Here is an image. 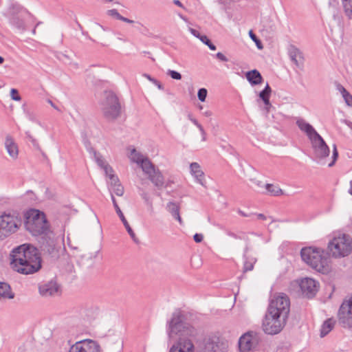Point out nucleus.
Listing matches in <instances>:
<instances>
[{
	"mask_svg": "<svg viewBox=\"0 0 352 352\" xmlns=\"http://www.w3.org/2000/svg\"><path fill=\"white\" fill-rule=\"evenodd\" d=\"M107 15L113 17L118 20H120L122 15L119 14L116 9H111L107 11Z\"/></svg>",
	"mask_w": 352,
	"mask_h": 352,
	"instance_id": "nucleus-43",
	"label": "nucleus"
},
{
	"mask_svg": "<svg viewBox=\"0 0 352 352\" xmlns=\"http://www.w3.org/2000/svg\"><path fill=\"white\" fill-rule=\"evenodd\" d=\"M207 94H208V91H207L206 89H205V88L199 89L198 91V93H197V96H198L199 100L201 102H204L206 100Z\"/></svg>",
	"mask_w": 352,
	"mask_h": 352,
	"instance_id": "nucleus-41",
	"label": "nucleus"
},
{
	"mask_svg": "<svg viewBox=\"0 0 352 352\" xmlns=\"http://www.w3.org/2000/svg\"><path fill=\"white\" fill-rule=\"evenodd\" d=\"M287 318L280 316L276 313L267 311L262 323L263 331L268 335L279 333L286 324Z\"/></svg>",
	"mask_w": 352,
	"mask_h": 352,
	"instance_id": "nucleus-9",
	"label": "nucleus"
},
{
	"mask_svg": "<svg viewBox=\"0 0 352 352\" xmlns=\"http://www.w3.org/2000/svg\"><path fill=\"white\" fill-rule=\"evenodd\" d=\"M302 259L310 267L322 274L329 270V258L320 249L311 247L303 248L300 251Z\"/></svg>",
	"mask_w": 352,
	"mask_h": 352,
	"instance_id": "nucleus-3",
	"label": "nucleus"
},
{
	"mask_svg": "<svg viewBox=\"0 0 352 352\" xmlns=\"http://www.w3.org/2000/svg\"><path fill=\"white\" fill-rule=\"evenodd\" d=\"M338 157V152L336 148V145L333 146V153H332V161L329 164V167L333 166Z\"/></svg>",
	"mask_w": 352,
	"mask_h": 352,
	"instance_id": "nucleus-39",
	"label": "nucleus"
},
{
	"mask_svg": "<svg viewBox=\"0 0 352 352\" xmlns=\"http://www.w3.org/2000/svg\"><path fill=\"white\" fill-rule=\"evenodd\" d=\"M148 157H144L140 152H138L135 148H133L131 151V160L140 165L144 160H146Z\"/></svg>",
	"mask_w": 352,
	"mask_h": 352,
	"instance_id": "nucleus-32",
	"label": "nucleus"
},
{
	"mask_svg": "<svg viewBox=\"0 0 352 352\" xmlns=\"http://www.w3.org/2000/svg\"><path fill=\"white\" fill-rule=\"evenodd\" d=\"M10 256V266L18 273L32 274L41 268L40 253L30 244L24 243L13 248Z\"/></svg>",
	"mask_w": 352,
	"mask_h": 352,
	"instance_id": "nucleus-1",
	"label": "nucleus"
},
{
	"mask_svg": "<svg viewBox=\"0 0 352 352\" xmlns=\"http://www.w3.org/2000/svg\"><path fill=\"white\" fill-rule=\"evenodd\" d=\"M25 227L32 235L47 234L49 223L43 212L32 209L25 214Z\"/></svg>",
	"mask_w": 352,
	"mask_h": 352,
	"instance_id": "nucleus-5",
	"label": "nucleus"
},
{
	"mask_svg": "<svg viewBox=\"0 0 352 352\" xmlns=\"http://www.w3.org/2000/svg\"><path fill=\"white\" fill-rule=\"evenodd\" d=\"M261 100L263 101V102H264V104L265 105V109H266L267 112H269L270 107H272V104H271V102L270 101V98H267L266 97V98H263Z\"/></svg>",
	"mask_w": 352,
	"mask_h": 352,
	"instance_id": "nucleus-46",
	"label": "nucleus"
},
{
	"mask_svg": "<svg viewBox=\"0 0 352 352\" xmlns=\"http://www.w3.org/2000/svg\"><path fill=\"white\" fill-rule=\"evenodd\" d=\"M167 74L169 75L172 78L175 80H180L182 78L181 74L175 70H168Z\"/></svg>",
	"mask_w": 352,
	"mask_h": 352,
	"instance_id": "nucleus-44",
	"label": "nucleus"
},
{
	"mask_svg": "<svg viewBox=\"0 0 352 352\" xmlns=\"http://www.w3.org/2000/svg\"><path fill=\"white\" fill-rule=\"evenodd\" d=\"M255 263V261L251 260L248 261L245 259L243 264V272H248L251 271L254 268V264Z\"/></svg>",
	"mask_w": 352,
	"mask_h": 352,
	"instance_id": "nucleus-38",
	"label": "nucleus"
},
{
	"mask_svg": "<svg viewBox=\"0 0 352 352\" xmlns=\"http://www.w3.org/2000/svg\"><path fill=\"white\" fill-rule=\"evenodd\" d=\"M265 190V191H262L261 192L267 193L271 196H280L283 194V191L280 188L272 184H266Z\"/></svg>",
	"mask_w": 352,
	"mask_h": 352,
	"instance_id": "nucleus-29",
	"label": "nucleus"
},
{
	"mask_svg": "<svg viewBox=\"0 0 352 352\" xmlns=\"http://www.w3.org/2000/svg\"><path fill=\"white\" fill-rule=\"evenodd\" d=\"M238 213L241 215L242 217H249L248 214H247L246 213H245L243 211H242L241 210L239 209L238 210Z\"/></svg>",
	"mask_w": 352,
	"mask_h": 352,
	"instance_id": "nucleus-59",
	"label": "nucleus"
},
{
	"mask_svg": "<svg viewBox=\"0 0 352 352\" xmlns=\"http://www.w3.org/2000/svg\"><path fill=\"white\" fill-rule=\"evenodd\" d=\"M255 42L256 43V45H257V47H258L259 49L263 48L262 45H261V42H260L259 41H258V40H257V41H255Z\"/></svg>",
	"mask_w": 352,
	"mask_h": 352,
	"instance_id": "nucleus-64",
	"label": "nucleus"
},
{
	"mask_svg": "<svg viewBox=\"0 0 352 352\" xmlns=\"http://www.w3.org/2000/svg\"><path fill=\"white\" fill-rule=\"evenodd\" d=\"M14 297L10 286L6 283H0V299L1 298L12 299Z\"/></svg>",
	"mask_w": 352,
	"mask_h": 352,
	"instance_id": "nucleus-30",
	"label": "nucleus"
},
{
	"mask_svg": "<svg viewBox=\"0 0 352 352\" xmlns=\"http://www.w3.org/2000/svg\"><path fill=\"white\" fill-rule=\"evenodd\" d=\"M111 200H112L114 208H115V210L116 211V213L118 214V215L119 216L120 220L123 223V224H124V226L127 232L130 235V236L132 239V240L135 243H139L138 239L137 238L135 234L134 233L133 230H132V228H131L130 225L129 224L127 220L124 217V216L122 210H120L119 206L118 205V204L116 202V199H115V197H114L113 194H111Z\"/></svg>",
	"mask_w": 352,
	"mask_h": 352,
	"instance_id": "nucleus-17",
	"label": "nucleus"
},
{
	"mask_svg": "<svg viewBox=\"0 0 352 352\" xmlns=\"http://www.w3.org/2000/svg\"><path fill=\"white\" fill-rule=\"evenodd\" d=\"M102 169L104 171L105 175L109 177L110 180H111V177L112 175H115L113 174V170L112 167L110 165L108 164L107 166H106Z\"/></svg>",
	"mask_w": 352,
	"mask_h": 352,
	"instance_id": "nucleus-45",
	"label": "nucleus"
},
{
	"mask_svg": "<svg viewBox=\"0 0 352 352\" xmlns=\"http://www.w3.org/2000/svg\"><path fill=\"white\" fill-rule=\"evenodd\" d=\"M43 251L47 252L50 254H54L56 250V243L54 239L50 238L49 241L46 243H43L42 245Z\"/></svg>",
	"mask_w": 352,
	"mask_h": 352,
	"instance_id": "nucleus-34",
	"label": "nucleus"
},
{
	"mask_svg": "<svg viewBox=\"0 0 352 352\" xmlns=\"http://www.w3.org/2000/svg\"><path fill=\"white\" fill-rule=\"evenodd\" d=\"M345 15L352 20V0H341Z\"/></svg>",
	"mask_w": 352,
	"mask_h": 352,
	"instance_id": "nucleus-33",
	"label": "nucleus"
},
{
	"mask_svg": "<svg viewBox=\"0 0 352 352\" xmlns=\"http://www.w3.org/2000/svg\"><path fill=\"white\" fill-rule=\"evenodd\" d=\"M216 57L221 61L227 62L228 60V58L221 52H218L216 54Z\"/></svg>",
	"mask_w": 352,
	"mask_h": 352,
	"instance_id": "nucleus-51",
	"label": "nucleus"
},
{
	"mask_svg": "<svg viewBox=\"0 0 352 352\" xmlns=\"http://www.w3.org/2000/svg\"><path fill=\"white\" fill-rule=\"evenodd\" d=\"M104 117L109 121L117 119L121 113V106L117 96L112 91H105L104 99L100 103Z\"/></svg>",
	"mask_w": 352,
	"mask_h": 352,
	"instance_id": "nucleus-6",
	"label": "nucleus"
},
{
	"mask_svg": "<svg viewBox=\"0 0 352 352\" xmlns=\"http://www.w3.org/2000/svg\"><path fill=\"white\" fill-rule=\"evenodd\" d=\"M263 91L265 92H267L269 93L270 94H271V92H272V89L271 87H270V85H268V83H267L265 87L264 88Z\"/></svg>",
	"mask_w": 352,
	"mask_h": 352,
	"instance_id": "nucleus-56",
	"label": "nucleus"
},
{
	"mask_svg": "<svg viewBox=\"0 0 352 352\" xmlns=\"http://www.w3.org/2000/svg\"><path fill=\"white\" fill-rule=\"evenodd\" d=\"M227 234L229 236H231L234 239H243L244 238V234H242L241 235H239L237 234H235L232 232H230V231H228L227 232Z\"/></svg>",
	"mask_w": 352,
	"mask_h": 352,
	"instance_id": "nucleus-47",
	"label": "nucleus"
},
{
	"mask_svg": "<svg viewBox=\"0 0 352 352\" xmlns=\"http://www.w3.org/2000/svg\"><path fill=\"white\" fill-rule=\"evenodd\" d=\"M148 178L156 187L161 188L164 186V179L159 169H156L153 173L149 175Z\"/></svg>",
	"mask_w": 352,
	"mask_h": 352,
	"instance_id": "nucleus-26",
	"label": "nucleus"
},
{
	"mask_svg": "<svg viewBox=\"0 0 352 352\" xmlns=\"http://www.w3.org/2000/svg\"><path fill=\"white\" fill-rule=\"evenodd\" d=\"M142 198L146 201V202H148V197L147 196V195L146 193H144L143 195H142Z\"/></svg>",
	"mask_w": 352,
	"mask_h": 352,
	"instance_id": "nucleus-63",
	"label": "nucleus"
},
{
	"mask_svg": "<svg viewBox=\"0 0 352 352\" xmlns=\"http://www.w3.org/2000/svg\"><path fill=\"white\" fill-rule=\"evenodd\" d=\"M5 147L8 155L12 159H16L19 155V148L14 140L10 135H7L5 140Z\"/></svg>",
	"mask_w": 352,
	"mask_h": 352,
	"instance_id": "nucleus-20",
	"label": "nucleus"
},
{
	"mask_svg": "<svg viewBox=\"0 0 352 352\" xmlns=\"http://www.w3.org/2000/svg\"><path fill=\"white\" fill-rule=\"evenodd\" d=\"M110 190L113 192L117 196H122L124 194V188L116 175L111 177Z\"/></svg>",
	"mask_w": 352,
	"mask_h": 352,
	"instance_id": "nucleus-24",
	"label": "nucleus"
},
{
	"mask_svg": "<svg viewBox=\"0 0 352 352\" xmlns=\"http://www.w3.org/2000/svg\"><path fill=\"white\" fill-rule=\"evenodd\" d=\"M288 54L292 61L298 67L302 65L304 57L300 50L294 45H290Z\"/></svg>",
	"mask_w": 352,
	"mask_h": 352,
	"instance_id": "nucleus-21",
	"label": "nucleus"
},
{
	"mask_svg": "<svg viewBox=\"0 0 352 352\" xmlns=\"http://www.w3.org/2000/svg\"><path fill=\"white\" fill-rule=\"evenodd\" d=\"M140 166L142 169L143 172L148 176L151 173H153L154 171L156 170L155 166L148 160V158L144 160V161Z\"/></svg>",
	"mask_w": 352,
	"mask_h": 352,
	"instance_id": "nucleus-31",
	"label": "nucleus"
},
{
	"mask_svg": "<svg viewBox=\"0 0 352 352\" xmlns=\"http://www.w3.org/2000/svg\"><path fill=\"white\" fill-rule=\"evenodd\" d=\"M335 324L336 321L333 318L327 319L321 326L320 337L327 336L333 329Z\"/></svg>",
	"mask_w": 352,
	"mask_h": 352,
	"instance_id": "nucleus-28",
	"label": "nucleus"
},
{
	"mask_svg": "<svg viewBox=\"0 0 352 352\" xmlns=\"http://www.w3.org/2000/svg\"><path fill=\"white\" fill-rule=\"evenodd\" d=\"M48 102L50 104V105L54 107L56 109H58L57 107L53 103V102L50 100H48Z\"/></svg>",
	"mask_w": 352,
	"mask_h": 352,
	"instance_id": "nucleus-62",
	"label": "nucleus"
},
{
	"mask_svg": "<svg viewBox=\"0 0 352 352\" xmlns=\"http://www.w3.org/2000/svg\"><path fill=\"white\" fill-rule=\"evenodd\" d=\"M144 76L146 77L151 82H153L155 85H156L159 89L162 90L164 89V87L161 84V82L160 81H158L157 80H156L155 78H152L150 75H148L147 74H144Z\"/></svg>",
	"mask_w": 352,
	"mask_h": 352,
	"instance_id": "nucleus-40",
	"label": "nucleus"
},
{
	"mask_svg": "<svg viewBox=\"0 0 352 352\" xmlns=\"http://www.w3.org/2000/svg\"><path fill=\"white\" fill-rule=\"evenodd\" d=\"M184 315L180 309H176L171 319L168 322L167 332L170 338L174 335L179 336L178 339L192 342L198 335V330L188 323L183 322Z\"/></svg>",
	"mask_w": 352,
	"mask_h": 352,
	"instance_id": "nucleus-2",
	"label": "nucleus"
},
{
	"mask_svg": "<svg viewBox=\"0 0 352 352\" xmlns=\"http://www.w3.org/2000/svg\"><path fill=\"white\" fill-rule=\"evenodd\" d=\"M193 239L195 240V242L197 243H200L203 241L204 239V236L203 234H198V233H196L194 236H193Z\"/></svg>",
	"mask_w": 352,
	"mask_h": 352,
	"instance_id": "nucleus-50",
	"label": "nucleus"
},
{
	"mask_svg": "<svg viewBox=\"0 0 352 352\" xmlns=\"http://www.w3.org/2000/svg\"><path fill=\"white\" fill-rule=\"evenodd\" d=\"M250 36L251 37V38L254 41H257V37L252 32V31H250Z\"/></svg>",
	"mask_w": 352,
	"mask_h": 352,
	"instance_id": "nucleus-57",
	"label": "nucleus"
},
{
	"mask_svg": "<svg viewBox=\"0 0 352 352\" xmlns=\"http://www.w3.org/2000/svg\"><path fill=\"white\" fill-rule=\"evenodd\" d=\"M22 219L19 214L3 213L0 216V241L15 233L22 225Z\"/></svg>",
	"mask_w": 352,
	"mask_h": 352,
	"instance_id": "nucleus-7",
	"label": "nucleus"
},
{
	"mask_svg": "<svg viewBox=\"0 0 352 352\" xmlns=\"http://www.w3.org/2000/svg\"><path fill=\"white\" fill-rule=\"evenodd\" d=\"M189 31L194 36H195L196 38H198L199 40H200V38H201V36H203L204 35H201L199 31H197V30L195 29H193L192 28H189Z\"/></svg>",
	"mask_w": 352,
	"mask_h": 352,
	"instance_id": "nucleus-48",
	"label": "nucleus"
},
{
	"mask_svg": "<svg viewBox=\"0 0 352 352\" xmlns=\"http://www.w3.org/2000/svg\"><path fill=\"white\" fill-rule=\"evenodd\" d=\"M204 352H221L219 338L217 336H208L204 340Z\"/></svg>",
	"mask_w": 352,
	"mask_h": 352,
	"instance_id": "nucleus-18",
	"label": "nucleus"
},
{
	"mask_svg": "<svg viewBox=\"0 0 352 352\" xmlns=\"http://www.w3.org/2000/svg\"><path fill=\"white\" fill-rule=\"evenodd\" d=\"M270 98V94L267 92H265L263 90H262L260 93H259V98L261 99H263V98Z\"/></svg>",
	"mask_w": 352,
	"mask_h": 352,
	"instance_id": "nucleus-52",
	"label": "nucleus"
},
{
	"mask_svg": "<svg viewBox=\"0 0 352 352\" xmlns=\"http://www.w3.org/2000/svg\"><path fill=\"white\" fill-rule=\"evenodd\" d=\"M267 310L276 313L282 317L288 318L290 310L289 297L285 294L275 296L270 301Z\"/></svg>",
	"mask_w": 352,
	"mask_h": 352,
	"instance_id": "nucleus-10",
	"label": "nucleus"
},
{
	"mask_svg": "<svg viewBox=\"0 0 352 352\" xmlns=\"http://www.w3.org/2000/svg\"><path fill=\"white\" fill-rule=\"evenodd\" d=\"M166 208L173 217L177 220L180 225H182L183 221L179 214V205L175 202L170 201L167 204Z\"/></svg>",
	"mask_w": 352,
	"mask_h": 352,
	"instance_id": "nucleus-27",
	"label": "nucleus"
},
{
	"mask_svg": "<svg viewBox=\"0 0 352 352\" xmlns=\"http://www.w3.org/2000/svg\"><path fill=\"white\" fill-rule=\"evenodd\" d=\"M173 2L175 5L182 7V3L179 0H173Z\"/></svg>",
	"mask_w": 352,
	"mask_h": 352,
	"instance_id": "nucleus-60",
	"label": "nucleus"
},
{
	"mask_svg": "<svg viewBox=\"0 0 352 352\" xmlns=\"http://www.w3.org/2000/svg\"><path fill=\"white\" fill-rule=\"evenodd\" d=\"M38 291L42 296L50 297L59 294L60 288L55 280H51L40 284Z\"/></svg>",
	"mask_w": 352,
	"mask_h": 352,
	"instance_id": "nucleus-15",
	"label": "nucleus"
},
{
	"mask_svg": "<svg viewBox=\"0 0 352 352\" xmlns=\"http://www.w3.org/2000/svg\"><path fill=\"white\" fill-rule=\"evenodd\" d=\"M204 115L206 116V117H210L212 115V113L210 111H206L204 112Z\"/></svg>",
	"mask_w": 352,
	"mask_h": 352,
	"instance_id": "nucleus-61",
	"label": "nucleus"
},
{
	"mask_svg": "<svg viewBox=\"0 0 352 352\" xmlns=\"http://www.w3.org/2000/svg\"><path fill=\"white\" fill-rule=\"evenodd\" d=\"M200 41L204 43V44H206V45L208 46V47L211 50H216V46L212 43V42L210 41V39L207 37V36L206 35H204L203 36H201V38H200Z\"/></svg>",
	"mask_w": 352,
	"mask_h": 352,
	"instance_id": "nucleus-37",
	"label": "nucleus"
},
{
	"mask_svg": "<svg viewBox=\"0 0 352 352\" xmlns=\"http://www.w3.org/2000/svg\"><path fill=\"white\" fill-rule=\"evenodd\" d=\"M69 352H100V346L94 340H84L72 345Z\"/></svg>",
	"mask_w": 352,
	"mask_h": 352,
	"instance_id": "nucleus-14",
	"label": "nucleus"
},
{
	"mask_svg": "<svg viewBox=\"0 0 352 352\" xmlns=\"http://www.w3.org/2000/svg\"><path fill=\"white\" fill-rule=\"evenodd\" d=\"M256 216H257L258 219H261V220H266V219H267V217L263 214H261V213L257 214Z\"/></svg>",
	"mask_w": 352,
	"mask_h": 352,
	"instance_id": "nucleus-58",
	"label": "nucleus"
},
{
	"mask_svg": "<svg viewBox=\"0 0 352 352\" xmlns=\"http://www.w3.org/2000/svg\"><path fill=\"white\" fill-rule=\"evenodd\" d=\"M191 122L199 129V130L203 127L195 118L191 119Z\"/></svg>",
	"mask_w": 352,
	"mask_h": 352,
	"instance_id": "nucleus-54",
	"label": "nucleus"
},
{
	"mask_svg": "<svg viewBox=\"0 0 352 352\" xmlns=\"http://www.w3.org/2000/svg\"><path fill=\"white\" fill-rule=\"evenodd\" d=\"M120 21H122L123 22L128 23H134V21L131 20V19L126 18L124 16H121Z\"/></svg>",
	"mask_w": 352,
	"mask_h": 352,
	"instance_id": "nucleus-53",
	"label": "nucleus"
},
{
	"mask_svg": "<svg viewBox=\"0 0 352 352\" xmlns=\"http://www.w3.org/2000/svg\"><path fill=\"white\" fill-rule=\"evenodd\" d=\"M199 131H200L201 136H202V141H206V133L205 130L202 127L201 129H199Z\"/></svg>",
	"mask_w": 352,
	"mask_h": 352,
	"instance_id": "nucleus-55",
	"label": "nucleus"
},
{
	"mask_svg": "<svg viewBox=\"0 0 352 352\" xmlns=\"http://www.w3.org/2000/svg\"><path fill=\"white\" fill-rule=\"evenodd\" d=\"M94 155L96 162L97 163L98 166H100L102 169L108 165V164L106 163L103 157L99 153L94 151Z\"/></svg>",
	"mask_w": 352,
	"mask_h": 352,
	"instance_id": "nucleus-35",
	"label": "nucleus"
},
{
	"mask_svg": "<svg viewBox=\"0 0 352 352\" xmlns=\"http://www.w3.org/2000/svg\"><path fill=\"white\" fill-rule=\"evenodd\" d=\"M252 183L256 185L258 188L265 189V186L261 181L257 179H252Z\"/></svg>",
	"mask_w": 352,
	"mask_h": 352,
	"instance_id": "nucleus-49",
	"label": "nucleus"
},
{
	"mask_svg": "<svg viewBox=\"0 0 352 352\" xmlns=\"http://www.w3.org/2000/svg\"><path fill=\"white\" fill-rule=\"evenodd\" d=\"M338 322L344 328H352V296L343 301L338 313Z\"/></svg>",
	"mask_w": 352,
	"mask_h": 352,
	"instance_id": "nucleus-11",
	"label": "nucleus"
},
{
	"mask_svg": "<svg viewBox=\"0 0 352 352\" xmlns=\"http://www.w3.org/2000/svg\"><path fill=\"white\" fill-rule=\"evenodd\" d=\"M194 345L192 342L178 339L176 344L172 346L169 352H193Z\"/></svg>",
	"mask_w": 352,
	"mask_h": 352,
	"instance_id": "nucleus-19",
	"label": "nucleus"
},
{
	"mask_svg": "<svg viewBox=\"0 0 352 352\" xmlns=\"http://www.w3.org/2000/svg\"><path fill=\"white\" fill-rule=\"evenodd\" d=\"M327 249L333 258L347 256L352 252V238L346 234H335L329 241Z\"/></svg>",
	"mask_w": 352,
	"mask_h": 352,
	"instance_id": "nucleus-4",
	"label": "nucleus"
},
{
	"mask_svg": "<svg viewBox=\"0 0 352 352\" xmlns=\"http://www.w3.org/2000/svg\"><path fill=\"white\" fill-rule=\"evenodd\" d=\"M310 141L316 158L323 159L329 155V148L319 134L311 138Z\"/></svg>",
	"mask_w": 352,
	"mask_h": 352,
	"instance_id": "nucleus-13",
	"label": "nucleus"
},
{
	"mask_svg": "<svg viewBox=\"0 0 352 352\" xmlns=\"http://www.w3.org/2000/svg\"><path fill=\"white\" fill-rule=\"evenodd\" d=\"M247 80L252 85H259L262 82L263 77L256 69L249 71L245 74Z\"/></svg>",
	"mask_w": 352,
	"mask_h": 352,
	"instance_id": "nucleus-25",
	"label": "nucleus"
},
{
	"mask_svg": "<svg viewBox=\"0 0 352 352\" xmlns=\"http://www.w3.org/2000/svg\"><path fill=\"white\" fill-rule=\"evenodd\" d=\"M296 124L302 131L307 134L309 140L318 134L314 128L303 119H298L296 121Z\"/></svg>",
	"mask_w": 352,
	"mask_h": 352,
	"instance_id": "nucleus-23",
	"label": "nucleus"
},
{
	"mask_svg": "<svg viewBox=\"0 0 352 352\" xmlns=\"http://www.w3.org/2000/svg\"><path fill=\"white\" fill-rule=\"evenodd\" d=\"M258 334L254 331H248L242 335L239 340V352H250L254 351L259 342Z\"/></svg>",
	"mask_w": 352,
	"mask_h": 352,
	"instance_id": "nucleus-12",
	"label": "nucleus"
},
{
	"mask_svg": "<svg viewBox=\"0 0 352 352\" xmlns=\"http://www.w3.org/2000/svg\"><path fill=\"white\" fill-rule=\"evenodd\" d=\"M3 14L8 19L11 25L21 31L25 30L24 19L30 12L21 5L17 3H10Z\"/></svg>",
	"mask_w": 352,
	"mask_h": 352,
	"instance_id": "nucleus-8",
	"label": "nucleus"
},
{
	"mask_svg": "<svg viewBox=\"0 0 352 352\" xmlns=\"http://www.w3.org/2000/svg\"><path fill=\"white\" fill-rule=\"evenodd\" d=\"M190 170L191 175L195 177V180L204 186V173L201 169L200 165L197 162H192L190 164Z\"/></svg>",
	"mask_w": 352,
	"mask_h": 352,
	"instance_id": "nucleus-22",
	"label": "nucleus"
},
{
	"mask_svg": "<svg viewBox=\"0 0 352 352\" xmlns=\"http://www.w3.org/2000/svg\"><path fill=\"white\" fill-rule=\"evenodd\" d=\"M300 287L302 294L307 298L314 297L318 290V283L314 279L305 278L300 283Z\"/></svg>",
	"mask_w": 352,
	"mask_h": 352,
	"instance_id": "nucleus-16",
	"label": "nucleus"
},
{
	"mask_svg": "<svg viewBox=\"0 0 352 352\" xmlns=\"http://www.w3.org/2000/svg\"><path fill=\"white\" fill-rule=\"evenodd\" d=\"M340 90L342 94L343 98L345 100L346 103L348 105H351L352 104V96L343 87H341Z\"/></svg>",
	"mask_w": 352,
	"mask_h": 352,
	"instance_id": "nucleus-36",
	"label": "nucleus"
},
{
	"mask_svg": "<svg viewBox=\"0 0 352 352\" xmlns=\"http://www.w3.org/2000/svg\"><path fill=\"white\" fill-rule=\"evenodd\" d=\"M10 97L13 100L15 101H20L21 100V98L19 94L18 90L14 88L11 89L10 90Z\"/></svg>",
	"mask_w": 352,
	"mask_h": 352,
	"instance_id": "nucleus-42",
	"label": "nucleus"
}]
</instances>
